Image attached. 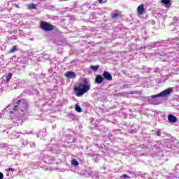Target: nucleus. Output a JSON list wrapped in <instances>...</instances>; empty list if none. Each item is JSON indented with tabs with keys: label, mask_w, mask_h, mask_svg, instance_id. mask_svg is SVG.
<instances>
[{
	"label": "nucleus",
	"mask_w": 179,
	"mask_h": 179,
	"mask_svg": "<svg viewBox=\"0 0 179 179\" xmlns=\"http://www.w3.org/2000/svg\"><path fill=\"white\" fill-rule=\"evenodd\" d=\"M75 110L77 111V113H82L83 111V109H82L79 104H76Z\"/></svg>",
	"instance_id": "obj_13"
},
{
	"label": "nucleus",
	"mask_w": 179,
	"mask_h": 179,
	"mask_svg": "<svg viewBox=\"0 0 179 179\" xmlns=\"http://www.w3.org/2000/svg\"><path fill=\"white\" fill-rule=\"evenodd\" d=\"M31 148H36V144L34 143H32L31 144Z\"/></svg>",
	"instance_id": "obj_28"
},
{
	"label": "nucleus",
	"mask_w": 179,
	"mask_h": 179,
	"mask_svg": "<svg viewBox=\"0 0 179 179\" xmlns=\"http://www.w3.org/2000/svg\"><path fill=\"white\" fill-rule=\"evenodd\" d=\"M172 92H173V88L169 87L157 94L151 96V97L152 99H156V97H166V96H170V94H171Z\"/></svg>",
	"instance_id": "obj_4"
},
{
	"label": "nucleus",
	"mask_w": 179,
	"mask_h": 179,
	"mask_svg": "<svg viewBox=\"0 0 179 179\" xmlns=\"http://www.w3.org/2000/svg\"><path fill=\"white\" fill-rule=\"evenodd\" d=\"M16 104L17 105L14 106L13 110L15 111H17L19 114H21V115H23V113H22L27 110V107H29V102L25 99H20L16 102Z\"/></svg>",
	"instance_id": "obj_2"
},
{
	"label": "nucleus",
	"mask_w": 179,
	"mask_h": 179,
	"mask_svg": "<svg viewBox=\"0 0 179 179\" xmlns=\"http://www.w3.org/2000/svg\"><path fill=\"white\" fill-rule=\"evenodd\" d=\"M0 179H3V173L0 172Z\"/></svg>",
	"instance_id": "obj_27"
},
{
	"label": "nucleus",
	"mask_w": 179,
	"mask_h": 179,
	"mask_svg": "<svg viewBox=\"0 0 179 179\" xmlns=\"http://www.w3.org/2000/svg\"><path fill=\"white\" fill-rule=\"evenodd\" d=\"M40 29L43 31H52L55 29V26L51 24L50 22L45 21H41Z\"/></svg>",
	"instance_id": "obj_3"
},
{
	"label": "nucleus",
	"mask_w": 179,
	"mask_h": 179,
	"mask_svg": "<svg viewBox=\"0 0 179 179\" xmlns=\"http://www.w3.org/2000/svg\"><path fill=\"white\" fill-rule=\"evenodd\" d=\"M145 12V6L143 4H141L137 8V13L138 15H143V13Z\"/></svg>",
	"instance_id": "obj_9"
},
{
	"label": "nucleus",
	"mask_w": 179,
	"mask_h": 179,
	"mask_svg": "<svg viewBox=\"0 0 179 179\" xmlns=\"http://www.w3.org/2000/svg\"><path fill=\"white\" fill-rule=\"evenodd\" d=\"M99 3H103V0H97Z\"/></svg>",
	"instance_id": "obj_31"
},
{
	"label": "nucleus",
	"mask_w": 179,
	"mask_h": 179,
	"mask_svg": "<svg viewBox=\"0 0 179 179\" xmlns=\"http://www.w3.org/2000/svg\"><path fill=\"white\" fill-rule=\"evenodd\" d=\"M65 75L69 79H73V78H76V73L73 71H68Z\"/></svg>",
	"instance_id": "obj_7"
},
{
	"label": "nucleus",
	"mask_w": 179,
	"mask_h": 179,
	"mask_svg": "<svg viewBox=\"0 0 179 179\" xmlns=\"http://www.w3.org/2000/svg\"><path fill=\"white\" fill-rule=\"evenodd\" d=\"M111 16H112V19H117L118 16H120V13H118V12H114V13H112Z\"/></svg>",
	"instance_id": "obj_17"
},
{
	"label": "nucleus",
	"mask_w": 179,
	"mask_h": 179,
	"mask_svg": "<svg viewBox=\"0 0 179 179\" xmlns=\"http://www.w3.org/2000/svg\"><path fill=\"white\" fill-rule=\"evenodd\" d=\"M12 6H13L14 8H20V6H19V5L17 4V3H13Z\"/></svg>",
	"instance_id": "obj_25"
},
{
	"label": "nucleus",
	"mask_w": 179,
	"mask_h": 179,
	"mask_svg": "<svg viewBox=\"0 0 179 179\" xmlns=\"http://www.w3.org/2000/svg\"><path fill=\"white\" fill-rule=\"evenodd\" d=\"M8 114H9V115H12V114H13V111H10V112L8 113Z\"/></svg>",
	"instance_id": "obj_30"
},
{
	"label": "nucleus",
	"mask_w": 179,
	"mask_h": 179,
	"mask_svg": "<svg viewBox=\"0 0 179 179\" xmlns=\"http://www.w3.org/2000/svg\"><path fill=\"white\" fill-rule=\"evenodd\" d=\"M12 76H13L12 73H10L7 76H6V83H8L10 80V79H12Z\"/></svg>",
	"instance_id": "obj_16"
},
{
	"label": "nucleus",
	"mask_w": 179,
	"mask_h": 179,
	"mask_svg": "<svg viewBox=\"0 0 179 179\" xmlns=\"http://www.w3.org/2000/svg\"><path fill=\"white\" fill-rule=\"evenodd\" d=\"M8 171H15V169H12V168H9L8 169Z\"/></svg>",
	"instance_id": "obj_29"
},
{
	"label": "nucleus",
	"mask_w": 179,
	"mask_h": 179,
	"mask_svg": "<svg viewBox=\"0 0 179 179\" xmlns=\"http://www.w3.org/2000/svg\"><path fill=\"white\" fill-rule=\"evenodd\" d=\"M42 132H44V136H47V129H43V130H42Z\"/></svg>",
	"instance_id": "obj_26"
},
{
	"label": "nucleus",
	"mask_w": 179,
	"mask_h": 179,
	"mask_svg": "<svg viewBox=\"0 0 179 179\" xmlns=\"http://www.w3.org/2000/svg\"><path fill=\"white\" fill-rule=\"evenodd\" d=\"M63 1H67V0H63Z\"/></svg>",
	"instance_id": "obj_34"
},
{
	"label": "nucleus",
	"mask_w": 179,
	"mask_h": 179,
	"mask_svg": "<svg viewBox=\"0 0 179 179\" xmlns=\"http://www.w3.org/2000/svg\"><path fill=\"white\" fill-rule=\"evenodd\" d=\"M100 68L99 65H96V66H90V69L96 72Z\"/></svg>",
	"instance_id": "obj_15"
},
{
	"label": "nucleus",
	"mask_w": 179,
	"mask_h": 179,
	"mask_svg": "<svg viewBox=\"0 0 179 179\" xmlns=\"http://www.w3.org/2000/svg\"><path fill=\"white\" fill-rule=\"evenodd\" d=\"M43 59H50V55L45 53L43 55Z\"/></svg>",
	"instance_id": "obj_20"
},
{
	"label": "nucleus",
	"mask_w": 179,
	"mask_h": 179,
	"mask_svg": "<svg viewBox=\"0 0 179 179\" xmlns=\"http://www.w3.org/2000/svg\"><path fill=\"white\" fill-rule=\"evenodd\" d=\"M71 164L73 166H79V162L76 161V159H73L71 162Z\"/></svg>",
	"instance_id": "obj_18"
},
{
	"label": "nucleus",
	"mask_w": 179,
	"mask_h": 179,
	"mask_svg": "<svg viewBox=\"0 0 179 179\" xmlns=\"http://www.w3.org/2000/svg\"><path fill=\"white\" fill-rule=\"evenodd\" d=\"M162 3L165 6V8H171V0H161Z\"/></svg>",
	"instance_id": "obj_11"
},
{
	"label": "nucleus",
	"mask_w": 179,
	"mask_h": 179,
	"mask_svg": "<svg viewBox=\"0 0 179 179\" xmlns=\"http://www.w3.org/2000/svg\"><path fill=\"white\" fill-rule=\"evenodd\" d=\"M0 118H2V115H0Z\"/></svg>",
	"instance_id": "obj_32"
},
{
	"label": "nucleus",
	"mask_w": 179,
	"mask_h": 179,
	"mask_svg": "<svg viewBox=\"0 0 179 179\" xmlns=\"http://www.w3.org/2000/svg\"><path fill=\"white\" fill-rule=\"evenodd\" d=\"M104 82V78H103L101 75H97L95 78V83H97V85H100Z\"/></svg>",
	"instance_id": "obj_6"
},
{
	"label": "nucleus",
	"mask_w": 179,
	"mask_h": 179,
	"mask_svg": "<svg viewBox=\"0 0 179 179\" xmlns=\"http://www.w3.org/2000/svg\"><path fill=\"white\" fill-rule=\"evenodd\" d=\"M90 83L87 80H84L78 86L74 87V93L77 97H82L83 94L87 93L90 90Z\"/></svg>",
	"instance_id": "obj_1"
},
{
	"label": "nucleus",
	"mask_w": 179,
	"mask_h": 179,
	"mask_svg": "<svg viewBox=\"0 0 179 179\" xmlns=\"http://www.w3.org/2000/svg\"><path fill=\"white\" fill-rule=\"evenodd\" d=\"M28 8L29 9H36V5L34 3L29 4Z\"/></svg>",
	"instance_id": "obj_19"
},
{
	"label": "nucleus",
	"mask_w": 179,
	"mask_h": 179,
	"mask_svg": "<svg viewBox=\"0 0 179 179\" xmlns=\"http://www.w3.org/2000/svg\"><path fill=\"white\" fill-rule=\"evenodd\" d=\"M30 59L34 62L40 61V55L37 54V52H34L32 53V57H30Z\"/></svg>",
	"instance_id": "obj_8"
},
{
	"label": "nucleus",
	"mask_w": 179,
	"mask_h": 179,
	"mask_svg": "<svg viewBox=\"0 0 179 179\" xmlns=\"http://www.w3.org/2000/svg\"><path fill=\"white\" fill-rule=\"evenodd\" d=\"M159 45H160L159 42H155L153 43V47H159Z\"/></svg>",
	"instance_id": "obj_23"
},
{
	"label": "nucleus",
	"mask_w": 179,
	"mask_h": 179,
	"mask_svg": "<svg viewBox=\"0 0 179 179\" xmlns=\"http://www.w3.org/2000/svg\"><path fill=\"white\" fill-rule=\"evenodd\" d=\"M120 178H131V177L127 174H124L122 176H120Z\"/></svg>",
	"instance_id": "obj_22"
},
{
	"label": "nucleus",
	"mask_w": 179,
	"mask_h": 179,
	"mask_svg": "<svg viewBox=\"0 0 179 179\" xmlns=\"http://www.w3.org/2000/svg\"><path fill=\"white\" fill-rule=\"evenodd\" d=\"M178 45V48H179V44Z\"/></svg>",
	"instance_id": "obj_35"
},
{
	"label": "nucleus",
	"mask_w": 179,
	"mask_h": 179,
	"mask_svg": "<svg viewBox=\"0 0 179 179\" xmlns=\"http://www.w3.org/2000/svg\"><path fill=\"white\" fill-rule=\"evenodd\" d=\"M13 117H10V120H13Z\"/></svg>",
	"instance_id": "obj_33"
},
{
	"label": "nucleus",
	"mask_w": 179,
	"mask_h": 179,
	"mask_svg": "<svg viewBox=\"0 0 179 179\" xmlns=\"http://www.w3.org/2000/svg\"><path fill=\"white\" fill-rule=\"evenodd\" d=\"M67 117L70 118V120H76V115L72 113H68Z\"/></svg>",
	"instance_id": "obj_14"
},
{
	"label": "nucleus",
	"mask_w": 179,
	"mask_h": 179,
	"mask_svg": "<svg viewBox=\"0 0 179 179\" xmlns=\"http://www.w3.org/2000/svg\"><path fill=\"white\" fill-rule=\"evenodd\" d=\"M21 142H22V145H27L29 143V141H25L23 138H21Z\"/></svg>",
	"instance_id": "obj_21"
},
{
	"label": "nucleus",
	"mask_w": 179,
	"mask_h": 179,
	"mask_svg": "<svg viewBox=\"0 0 179 179\" xmlns=\"http://www.w3.org/2000/svg\"><path fill=\"white\" fill-rule=\"evenodd\" d=\"M103 79H106V80H113V76L108 71H104L103 73Z\"/></svg>",
	"instance_id": "obj_5"
},
{
	"label": "nucleus",
	"mask_w": 179,
	"mask_h": 179,
	"mask_svg": "<svg viewBox=\"0 0 179 179\" xmlns=\"http://www.w3.org/2000/svg\"><path fill=\"white\" fill-rule=\"evenodd\" d=\"M16 51H19L17 45H14L13 48H11L9 51V54H13V52H16Z\"/></svg>",
	"instance_id": "obj_12"
},
{
	"label": "nucleus",
	"mask_w": 179,
	"mask_h": 179,
	"mask_svg": "<svg viewBox=\"0 0 179 179\" xmlns=\"http://www.w3.org/2000/svg\"><path fill=\"white\" fill-rule=\"evenodd\" d=\"M168 121H169V122L174 124L175 122H177V118L176 117V116L170 114L168 115Z\"/></svg>",
	"instance_id": "obj_10"
},
{
	"label": "nucleus",
	"mask_w": 179,
	"mask_h": 179,
	"mask_svg": "<svg viewBox=\"0 0 179 179\" xmlns=\"http://www.w3.org/2000/svg\"><path fill=\"white\" fill-rule=\"evenodd\" d=\"M157 136H162V131H160V129H158V131H157Z\"/></svg>",
	"instance_id": "obj_24"
}]
</instances>
